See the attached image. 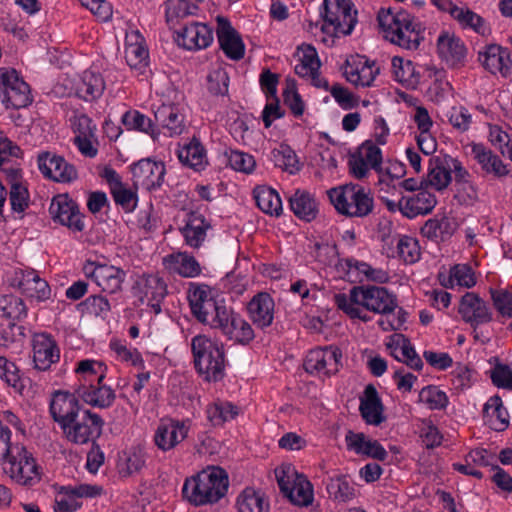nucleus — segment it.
Here are the masks:
<instances>
[{"label":"nucleus","instance_id":"1","mask_svg":"<svg viewBox=\"0 0 512 512\" xmlns=\"http://www.w3.org/2000/svg\"><path fill=\"white\" fill-rule=\"evenodd\" d=\"M10 438V429L0 422V459L4 460V472L21 486H34L41 480L39 466L24 446L11 445Z\"/></svg>","mask_w":512,"mask_h":512},{"label":"nucleus","instance_id":"2","mask_svg":"<svg viewBox=\"0 0 512 512\" xmlns=\"http://www.w3.org/2000/svg\"><path fill=\"white\" fill-rule=\"evenodd\" d=\"M384 38L409 50H416L424 40V27L405 10L394 12L392 8L380 9L377 15Z\"/></svg>","mask_w":512,"mask_h":512},{"label":"nucleus","instance_id":"3","mask_svg":"<svg viewBox=\"0 0 512 512\" xmlns=\"http://www.w3.org/2000/svg\"><path fill=\"white\" fill-rule=\"evenodd\" d=\"M228 475L220 467H209L185 480L182 494L191 504L202 506L218 502L227 492Z\"/></svg>","mask_w":512,"mask_h":512},{"label":"nucleus","instance_id":"4","mask_svg":"<svg viewBox=\"0 0 512 512\" xmlns=\"http://www.w3.org/2000/svg\"><path fill=\"white\" fill-rule=\"evenodd\" d=\"M188 301L192 315L200 323L213 329L227 328V321L233 309L226 305L224 299L215 297L208 285L191 284Z\"/></svg>","mask_w":512,"mask_h":512},{"label":"nucleus","instance_id":"5","mask_svg":"<svg viewBox=\"0 0 512 512\" xmlns=\"http://www.w3.org/2000/svg\"><path fill=\"white\" fill-rule=\"evenodd\" d=\"M192 353L197 372L205 381L217 382L225 375V353L223 345L204 335L192 338Z\"/></svg>","mask_w":512,"mask_h":512},{"label":"nucleus","instance_id":"6","mask_svg":"<svg viewBox=\"0 0 512 512\" xmlns=\"http://www.w3.org/2000/svg\"><path fill=\"white\" fill-rule=\"evenodd\" d=\"M336 211L347 217H366L374 207L373 197L358 184H345L327 191Z\"/></svg>","mask_w":512,"mask_h":512},{"label":"nucleus","instance_id":"7","mask_svg":"<svg viewBox=\"0 0 512 512\" xmlns=\"http://www.w3.org/2000/svg\"><path fill=\"white\" fill-rule=\"evenodd\" d=\"M275 476L279 489L284 497L300 507H307L312 504L314 495L312 484L290 466L285 468H276Z\"/></svg>","mask_w":512,"mask_h":512},{"label":"nucleus","instance_id":"8","mask_svg":"<svg viewBox=\"0 0 512 512\" xmlns=\"http://www.w3.org/2000/svg\"><path fill=\"white\" fill-rule=\"evenodd\" d=\"M353 4L350 0L323 1L321 16L324 24L322 31L327 32L329 27L333 28L335 34H351L357 23V11H352Z\"/></svg>","mask_w":512,"mask_h":512},{"label":"nucleus","instance_id":"9","mask_svg":"<svg viewBox=\"0 0 512 512\" xmlns=\"http://www.w3.org/2000/svg\"><path fill=\"white\" fill-rule=\"evenodd\" d=\"M0 97L7 109H21L32 102L29 85L15 69L0 68Z\"/></svg>","mask_w":512,"mask_h":512},{"label":"nucleus","instance_id":"10","mask_svg":"<svg viewBox=\"0 0 512 512\" xmlns=\"http://www.w3.org/2000/svg\"><path fill=\"white\" fill-rule=\"evenodd\" d=\"M349 299L352 303L380 314H389L398 306L396 296L379 286H354L350 290Z\"/></svg>","mask_w":512,"mask_h":512},{"label":"nucleus","instance_id":"11","mask_svg":"<svg viewBox=\"0 0 512 512\" xmlns=\"http://www.w3.org/2000/svg\"><path fill=\"white\" fill-rule=\"evenodd\" d=\"M104 420L96 413L84 409L77 420L68 424L63 434L66 439L74 444H87L96 441L102 434Z\"/></svg>","mask_w":512,"mask_h":512},{"label":"nucleus","instance_id":"12","mask_svg":"<svg viewBox=\"0 0 512 512\" xmlns=\"http://www.w3.org/2000/svg\"><path fill=\"white\" fill-rule=\"evenodd\" d=\"M49 214L54 222L66 226L72 232H82L85 228L78 204L68 194H58L52 198Z\"/></svg>","mask_w":512,"mask_h":512},{"label":"nucleus","instance_id":"13","mask_svg":"<svg viewBox=\"0 0 512 512\" xmlns=\"http://www.w3.org/2000/svg\"><path fill=\"white\" fill-rule=\"evenodd\" d=\"M84 409L81 408L78 395L68 391H56L50 402V414L62 430H66L68 424L77 420V416Z\"/></svg>","mask_w":512,"mask_h":512},{"label":"nucleus","instance_id":"14","mask_svg":"<svg viewBox=\"0 0 512 512\" xmlns=\"http://www.w3.org/2000/svg\"><path fill=\"white\" fill-rule=\"evenodd\" d=\"M37 161L41 173L53 181L70 183L78 177L76 168L62 156L42 152L38 155Z\"/></svg>","mask_w":512,"mask_h":512},{"label":"nucleus","instance_id":"15","mask_svg":"<svg viewBox=\"0 0 512 512\" xmlns=\"http://www.w3.org/2000/svg\"><path fill=\"white\" fill-rule=\"evenodd\" d=\"M165 165L163 162L142 159L131 166L134 185H141L147 190L159 188L165 176Z\"/></svg>","mask_w":512,"mask_h":512},{"label":"nucleus","instance_id":"16","mask_svg":"<svg viewBox=\"0 0 512 512\" xmlns=\"http://www.w3.org/2000/svg\"><path fill=\"white\" fill-rule=\"evenodd\" d=\"M217 37L224 54L235 61L241 60L245 54V45L240 34L232 27L230 21L222 16L217 17Z\"/></svg>","mask_w":512,"mask_h":512},{"label":"nucleus","instance_id":"17","mask_svg":"<svg viewBox=\"0 0 512 512\" xmlns=\"http://www.w3.org/2000/svg\"><path fill=\"white\" fill-rule=\"evenodd\" d=\"M14 284L30 298L44 301L50 297V287L33 269H18L14 273Z\"/></svg>","mask_w":512,"mask_h":512},{"label":"nucleus","instance_id":"18","mask_svg":"<svg viewBox=\"0 0 512 512\" xmlns=\"http://www.w3.org/2000/svg\"><path fill=\"white\" fill-rule=\"evenodd\" d=\"M178 45L187 50L206 48L213 41L212 29L203 23L193 22L176 31Z\"/></svg>","mask_w":512,"mask_h":512},{"label":"nucleus","instance_id":"19","mask_svg":"<svg viewBox=\"0 0 512 512\" xmlns=\"http://www.w3.org/2000/svg\"><path fill=\"white\" fill-rule=\"evenodd\" d=\"M484 61L482 66L493 75H500L502 78H509L512 75V60L510 51L498 44L486 45L482 52Z\"/></svg>","mask_w":512,"mask_h":512},{"label":"nucleus","instance_id":"20","mask_svg":"<svg viewBox=\"0 0 512 512\" xmlns=\"http://www.w3.org/2000/svg\"><path fill=\"white\" fill-rule=\"evenodd\" d=\"M60 351L56 341L47 333L36 334L33 338V361L35 368L45 371L59 360Z\"/></svg>","mask_w":512,"mask_h":512},{"label":"nucleus","instance_id":"21","mask_svg":"<svg viewBox=\"0 0 512 512\" xmlns=\"http://www.w3.org/2000/svg\"><path fill=\"white\" fill-rule=\"evenodd\" d=\"M104 378L105 375L101 374L97 379V385H80L75 391L76 394L85 403L93 407L101 409L111 407L115 401L116 395L110 386L102 384Z\"/></svg>","mask_w":512,"mask_h":512},{"label":"nucleus","instance_id":"22","mask_svg":"<svg viewBox=\"0 0 512 512\" xmlns=\"http://www.w3.org/2000/svg\"><path fill=\"white\" fill-rule=\"evenodd\" d=\"M274 300L267 292H259L248 302L247 310L252 322L260 329L269 327L274 318Z\"/></svg>","mask_w":512,"mask_h":512},{"label":"nucleus","instance_id":"23","mask_svg":"<svg viewBox=\"0 0 512 512\" xmlns=\"http://www.w3.org/2000/svg\"><path fill=\"white\" fill-rule=\"evenodd\" d=\"M359 411L367 424L378 426L385 421L384 406L374 385L365 387L360 398Z\"/></svg>","mask_w":512,"mask_h":512},{"label":"nucleus","instance_id":"24","mask_svg":"<svg viewBox=\"0 0 512 512\" xmlns=\"http://www.w3.org/2000/svg\"><path fill=\"white\" fill-rule=\"evenodd\" d=\"M90 277L102 291L114 294L122 290L126 272L113 265H97L90 273Z\"/></svg>","mask_w":512,"mask_h":512},{"label":"nucleus","instance_id":"25","mask_svg":"<svg viewBox=\"0 0 512 512\" xmlns=\"http://www.w3.org/2000/svg\"><path fill=\"white\" fill-rule=\"evenodd\" d=\"M188 427L184 421L170 420L168 424L158 426L154 440L157 447L163 451L174 448L187 437Z\"/></svg>","mask_w":512,"mask_h":512},{"label":"nucleus","instance_id":"26","mask_svg":"<svg viewBox=\"0 0 512 512\" xmlns=\"http://www.w3.org/2000/svg\"><path fill=\"white\" fill-rule=\"evenodd\" d=\"M485 425L496 432H503L509 426V413L499 395H494L484 404L482 410Z\"/></svg>","mask_w":512,"mask_h":512},{"label":"nucleus","instance_id":"27","mask_svg":"<svg viewBox=\"0 0 512 512\" xmlns=\"http://www.w3.org/2000/svg\"><path fill=\"white\" fill-rule=\"evenodd\" d=\"M132 292L142 303L145 298L148 301H158L163 300L166 296L167 286L160 277L143 276L134 283Z\"/></svg>","mask_w":512,"mask_h":512},{"label":"nucleus","instance_id":"28","mask_svg":"<svg viewBox=\"0 0 512 512\" xmlns=\"http://www.w3.org/2000/svg\"><path fill=\"white\" fill-rule=\"evenodd\" d=\"M209 228L210 224L205 219L204 215L196 211H191L187 214V221L185 226L181 229V233L189 246L198 248L205 240L206 232Z\"/></svg>","mask_w":512,"mask_h":512},{"label":"nucleus","instance_id":"29","mask_svg":"<svg viewBox=\"0 0 512 512\" xmlns=\"http://www.w3.org/2000/svg\"><path fill=\"white\" fill-rule=\"evenodd\" d=\"M374 62L365 60L364 63L359 62L353 65L347 59L343 69V75L348 82L356 86L370 87L376 76L379 74V68L373 69Z\"/></svg>","mask_w":512,"mask_h":512},{"label":"nucleus","instance_id":"30","mask_svg":"<svg viewBox=\"0 0 512 512\" xmlns=\"http://www.w3.org/2000/svg\"><path fill=\"white\" fill-rule=\"evenodd\" d=\"M437 51L439 57L449 65L458 64L464 57L466 49L462 41L455 35L443 32L437 40Z\"/></svg>","mask_w":512,"mask_h":512},{"label":"nucleus","instance_id":"31","mask_svg":"<svg viewBox=\"0 0 512 512\" xmlns=\"http://www.w3.org/2000/svg\"><path fill=\"white\" fill-rule=\"evenodd\" d=\"M290 208L301 220L311 222L318 215V203L307 191L296 190L289 199Z\"/></svg>","mask_w":512,"mask_h":512},{"label":"nucleus","instance_id":"32","mask_svg":"<svg viewBox=\"0 0 512 512\" xmlns=\"http://www.w3.org/2000/svg\"><path fill=\"white\" fill-rule=\"evenodd\" d=\"M105 89L103 77L93 71H85L75 86L76 95L85 101L99 98Z\"/></svg>","mask_w":512,"mask_h":512},{"label":"nucleus","instance_id":"33","mask_svg":"<svg viewBox=\"0 0 512 512\" xmlns=\"http://www.w3.org/2000/svg\"><path fill=\"white\" fill-rule=\"evenodd\" d=\"M454 231L455 223L447 216L431 218L421 228V234L435 242L449 239Z\"/></svg>","mask_w":512,"mask_h":512},{"label":"nucleus","instance_id":"34","mask_svg":"<svg viewBox=\"0 0 512 512\" xmlns=\"http://www.w3.org/2000/svg\"><path fill=\"white\" fill-rule=\"evenodd\" d=\"M436 203L435 195L424 188L416 195L405 198V206H403L404 216L414 218L418 215H426L433 210Z\"/></svg>","mask_w":512,"mask_h":512},{"label":"nucleus","instance_id":"35","mask_svg":"<svg viewBox=\"0 0 512 512\" xmlns=\"http://www.w3.org/2000/svg\"><path fill=\"white\" fill-rule=\"evenodd\" d=\"M221 332L243 345L250 343L255 337L251 325L234 311L228 318L227 328H222Z\"/></svg>","mask_w":512,"mask_h":512},{"label":"nucleus","instance_id":"36","mask_svg":"<svg viewBox=\"0 0 512 512\" xmlns=\"http://www.w3.org/2000/svg\"><path fill=\"white\" fill-rule=\"evenodd\" d=\"M253 194L256 204L261 211L276 217L282 214V201L274 189L267 186H257Z\"/></svg>","mask_w":512,"mask_h":512},{"label":"nucleus","instance_id":"37","mask_svg":"<svg viewBox=\"0 0 512 512\" xmlns=\"http://www.w3.org/2000/svg\"><path fill=\"white\" fill-rule=\"evenodd\" d=\"M238 512H269L270 504L264 493L245 488L237 498Z\"/></svg>","mask_w":512,"mask_h":512},{"label":"nucleus","instance_id":"38","mask_svg":"<svg viewBox=\"0 0 512 512\" xmlns=\"http://www.w3.org/2000/svg\"><path fill=\"white\" fill-rule=\"evenodd\" d=\"M171 271L187 278H193L201 273V268L195 257L186 253L168 256L166 259Z\"/></svg>","mask_w":512,"mask_h":512},{"label":"nucleus","instance_id":"39","mask_svg":"<svg viewBox=\"0 0 512 512\" xmlns=\"http://www.w3.org/2000/svg\"><path fill=\"white\" fill-rule=\"evenodd\" d=\"M156 121L169 132V136L180 135L184 130L183 116L171 105H162L155 112Z\"/></svg>","mask_w":512,"mask_h":512},{"label":"nucleus","instance_id":"40","mask_svg":"<svg viewBox=\"0 0 512 512\" xmlns=\"http://www.w3.org/2000/svg\"><path fill=\"white\" fill-rule=\"evenodd\" d=\"M178 158L181 163L190 168L199 170L203 167L206 159V153L201 142L195 137L183 146L178 152Z\"/></svg>","mask_w":512,"mask_h":512},{"label":"nucleus","instance_id":"41","mask_svg":"<svg viewBox=\"0 0 512 512\" xmlns=\"http://www.w3.org/2000/svg\"><path fill=\"white\" fill-rule=\"evenodd\" d=\"M459 313L464 321L470 323L474 328V338H479L476 328L480 323V298L477 294L466 293L460 302Z\"/></svg>","mask_w":512,"mask_h":512},{"label":"nucleus","instance_id":"42","mask_svg":"<svg viewBox=\"0 0 512 512\" xmlns=\"http://www.w3.org/2000/svg\"><path fill=\"white\" fill-rule=\"evenodd\" d=\"M488 362L493 365L490 370L486 371L492 384L497 388L512 391V369L501 363L497 356L491 357Z\"/></svg>","mask_w":512,"mask_h":512},{"label":"nucleus","instance_id":"43","mask_svg":"<svg viewBox=\"0 0 512 512\" xmlns=\"http://www.w3.org/2000/svg\"><path fill=\"white\" fill-rule=\"evenodd\" d=\"M166 6V21L172 28L190 15L195 14L198 9L196 4L189 3L187 0H168Z\"/></svg>","mask_w":512,"mask_h":512},{"label":"nucleus","instance_id":"44","mask_svg":"<svg viewBox=\"0 0 512 512\" xmlns=\"http://www.w3.org/2000/svg\"><path fill=\"white\" fill-rule=\"evenodd\" d=\"M326 489L329 497L338 502H348L356 497V489L346 476L331 479Z\"/></svg>","mask_w":512,"mask_h":512},{"label":"nucleus","instance_id":"45","mask_svg":"<svg viewBox=\"0 0 512 512\" xmlns=\"http://www.w3.org/2000/svg\"><path fill=\"white\" fill-rule=\"evenodd\" d=\"M0 378L11 386L17 393L22 394L25 388L24 380L19 375L15 363L6 357L0 356Z\"/></svg>","mask_w":512,"mask_h":512},{"label":"nucleus","instance_id":"46","mask_svg":"<svg viewBox=\"0 0 512 512\" xmlns=\"http://www.w3.org/2000/svg\"><path fill=\"white\" fill-rule=\"evenodd\" d=\"M488 141L512 161V139L498 125L488 124Z\"/></svg>","mask_w":512,"mask_h":512},{"label":"nucleus","instance_id":"47","mask_svg":"<svg viewBox=\"0 0 512 512\" xmlns=\"http://www.w3.org/2000/svg\"><path fill=\"white\" fill-rule=\"evenodd\" d=\"M451 179L450 170L442 165L436 164L429 168L427 177L421 180V184L425 185L426 188L431 186L436 190L441 191L449 185Z\"/></svg>","mask_w":512,"mask_h":512},{"label":"nucleus","instance_id":"48","mask_svg":"<svg viewBox=\"0 0 512 512\" xmlns=\"http://www.w3.org/2000/svg\"><path fill=\"white\" fill-rule=\"evenodd\" d=\"M283 101L295 117H300L304 113V102L297 91L296 82L292 78L286 79V88L283 91Z\"/></svg>","mask_w":512,"mask_h":512},{"label":"nucleus","instance_id":"49","mask_svg":"<svg viewBox=\"0 0 512 512\" xmlns=\"http://www.w3.org/2000/svg\"><path fill=\"white\" fill-rule=\"evenodd\" d=\"M393 338H397V342L395 344V348L400 346L403 357L405 358L403 362L414 370H421L423 368V361L420 356L416 353L415 349L412 347L410 340L406 338L403 334H395Z\"/></svg>","mask_w":512,"mask_h":512},{"label":"nucleus","instance_id":"50","mask_svg":"<svg viewBox=\"0 0 512 512\" xmlns=\"http://www.w3.org/2000/svg\"><path fill=\"white\" fill-rule=\"evenodd\" d=\"M121 121L128 130H138L151 135L153 134V124L151 119L137 110L125 112Z\"/></svg>","mask_w":512,"mask_h":512},{"label":"nucleus","instance_id":"51","mask_svg":"<svg viewBox=\"0 0 512 512\" xmlns=\"http://www.w3.org/2000/svg\"><path fill=\"white\" fill-rule=\"evenodd\" d=\"M419 400L428 405L430 409H444L448 404V397L445 392L436 386L424 387L419 392Z\"/></svg>","mask_w":512,"mask_h":512},{"label":"nucleus","instance_id":"52","mask_svg":"<svg viewBox=\"0 0 512 512\" xmlns=\"http://www.w3.org/2000/svg\"><path fill=\"white\" fill-rule=\"evenodd\" d=\"M275 165L291 174L300 170L299 161L294 151L289 146H281L272 151Z\"/></svg>","mask_w":512,"mask_h":512},{"label":"nucleus","instance_id":"53","mask_svg":"<svg viewBox=\"0 0 512 512\" xmlns=\"http://www.w3.org/2000/svg\"><path fill=\"white\" fill-rule=\"evenodd\" d=\"M320 65L316 50L312 46H307V48L303 50L300 63L295 66L294 71L298 76L306 77L309 73L318 71Z\"/></svg>","mask_w":512,"mask_h":512},{"label":"nucleus","instance_id":"54","mask_svg":"<svg viewBox=\"0 0 512 512\" xmlns=\"http://www.w3.org/2000/svg\"><path fill=\"white\" fill-rule=\"evenodd\" d=\"M450 16L456 20L462 28H471L476 33L480 31V15L469 8L458 7L456 5L454 9L451 10Z\"/></svg>","mask_w":512,"mask_h":512},{"label":"nucleus","instance_id":"55","mask_svg":"<svg viewBox=\"0 0 512 512\" xmlns=\"http://www.w3.org/2000/svg\"><path fill=\"white\" fill-rule=\"evenodd\" d=\"M111 194L115 203L122 207L125 212H132L137 206V194L123 184L111 187Z\"/></svg>","mask_w":512,"mask_h":512},{"label":"nucleus","instance_id":"56","mask_svg":"<svg viewBox=\"0 0 512 512\" xmlns=\"http://www.w3.org/2000/svg\"><path fill=\"white\" fill-rule=\"evenodd\" d=\"M10 203L14 212L23 213L29 206V192L21 182L14 181L10 188Z\"/></svg>","mask_w":512,"mask_h":512},{"label":"nucleus","instance_id":"57","mask_svg":"<svg viewBox=\"0 0 512 512\" xmlns=\"http://www.w3.org/2000/svg\"><path fill=\"white\" fill-rule=\"evenodd\" d=\"M0 303H4V305L0 304V308L3 311V316L8 319L21 320L27 315L26 306L19 297H5Z\"/></svg>","mask_w":512,"mask_h":512},{"label":"nucleus","instance_id":"58","mask_svg":"<svg viewBox=\"0 0 512 512\" xmlns=\"http://www.w3.org/2000/svg\"><path fill=\"white\" fill-rule=\"evenodd\" d=\"M482 170L493 174L497 178L505 177L509 174L506 165L499 156L493 154L490 150L482 149Z\"/></svg>","mask_w":512,"mask_h":512},{"label":"nucleus","instance_id":"59","mask_svg":"<svg viewBox=\"0 0 512 512\" xmlns=\"http://www.w3.org/2000/svg\"><path fill=\"white\" fill-rule=\"evenodd\" d=\"M398 254L406 263H415L420 257V250L416 239L403 236L397 244Z\"/></svg>","mask_w":512,"mask_h":512},{"label":"nucleus","instance_id":"60","mask_svg":"<svg viewBox=\"0 0 512 512\" xmlns=\"http://www.w3.org/2000/svg\"><path fill=\"white\" fill-rule=\"evenodd\" d=\"M491 299L496 310L503 316L512 318V293L507 290L490 288Z\"/></svg>","mask_w":512,"mask_h":512},{"label":"nucleus","instance_id":"61","mask_svg":"<svg viewBox=\"0 0 512 512\" xmlns=\"http://www.w3.org/2000/svg\"><path fill=\"white\" fill-rule=\"evenodd\" d=\"M229 77L223 70H215L211 72L207 77V89L215 95H225L228 92Z\"/></svg>","mask_w":512,"mask_h":512},{"label":"nucleus","instance_id":"62","mask_svg":"<svg viewBox=\"0 0 512 512\" xmlns=\"http://www.w3.org/2000/svg\"><path fill=\"white\" fill-rule=\"evenodd\" d=\"M228 161L232 169L246 174L251 173L256 164L252 155L235 150L228 155Z\"/></svg>","mask_w":512,"mask_h":512},{"label":"nucleus","instance_id":"63","mask_svg":"<svg viewBox=\"0 0 512 512\" xmlns=\"http://www.w3.org/2000/svg\"><path fill=\"white\" fill-rule=\"evenodd\" d=\"M80 306H84L89 313L102 318L107 316L111 310L108 299L102 295H91L80 303Z\"/></svg>","mask_w":512,"mask_h":512},{"label":"nucleus","instance_id":"64","mask_svg":"<svg viewBox=\"0 0 512 512\" xmlns=\"http://www.w3.org/2000/svg\"><path fill=\"white\" fill-rule=\"evenodd\" d=\"M330 93L335 101L345 110L353 109L359 104V98L338 83L330 88Z\"/></svg>","mask_w":512,"mask_h":512}]
</instances>
